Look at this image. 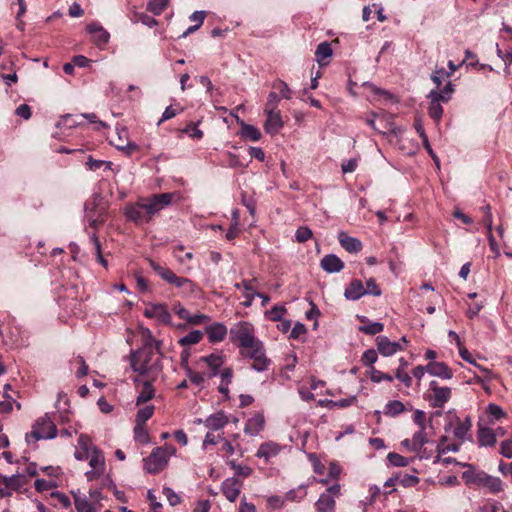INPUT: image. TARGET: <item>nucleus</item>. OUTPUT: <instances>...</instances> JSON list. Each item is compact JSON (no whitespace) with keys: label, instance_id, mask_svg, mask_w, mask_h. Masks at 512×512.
Instances as JSON below:
<instances>
[{"label":"nucleus","instance_id":"nucleus-1","mask_svg":"<svg viewBox=\"0 0 512 512\" xmlns=\"http://www.w3.org/2000/svg\"><path fill=\"white\" fill-rule=\"evenodd\" d=\"M174 196V193L167 192L142 198L135 204L127 206L125 215L136 225L148 223L158 212L172 203Z\"/></svg>","mask_w":512,"mask_h":512},{"label":"nucleus","instance_id":"nucleus-2","mask_svg":"<svg viewBox=\"0 0 512 512\" xmlns=\"http://www.w3.org/2000/svg\"><path fill=\"white\" fill-rule=\"evenodd\" d=\"M151 269L167 284L179 289V295L182 297H191L201 292L199 285L193 280L178 276L166 265H162L153 259H148Z\"/></svg>","mask_w":512,"mask_h":512},{"label":"nucleus","instance_id":"nucleus-3","mask_svg":"<svg viewBox=\"0 0 512 512\" xmlns=\"http://www.w3.org/2000/svg\"><path fill=\"white\" fill-rule=\"evenodd\" d=\"M468 469L462 473V479L467 485L485 488L491 494H498L504 490V485L499 477L489 475L483 470H476L471 464H461Z\"/></svg>","mask_w":512,"mask_h":512},{"label":"nucleus","instance_id":"nucleus-4","mask_svg":"<svg viewBox=\"0 0 512 512\" xmlns=\"http://www.w3.org/2000/svg\"><path fill=\"white\" fill-rule=\"evenodd\" d=\"M175 452L176 449L169 445L154 448L151 454L143 459L144 470L154 475L160 473L167 466L169 458Z\"/></svg>","mask_w":512,"mask_h":512},{"label":"nucleus","instance_id":"nucleus-5","mask_svg":"<svg viewBox=\"0 0 512 512\" xmlns=\"http://www.w3.org/2000/svg\"><path fill=\"white\" fill-rule=\"evenodd\" d=\"M229 337L230 341L239 348V351L259 340L255 337L254 326L246 321L234 324L229 331Z\"/></svg>","mask_w":512,"mask_h":512},{"label":"nucleus","instance_id":"nucleus-6","mask_svg":"<svg viewBox=\"0 0 512 512\" xmlns=\"http://www.w3.org/2000/svg\"><path fill=\"white\" fill-rule=\"evenodd\" d=\"M57 436V428L48 415L36 420L30 433L26 434V440L30 443L31 439L35 442L40 439H53Z\"/></svg>","mask_w":512,"mask_h":512},{"label":"nucleus","instance_id":"nucleus-7","mask_svg":"<svg viewBox=\"0 0 512 512\" xmlns=\"http://www.w3.org/2000/svg\"><path fill=\"white\" fill-rule=\"evenodd\" d=\"M155 355L153 346L145 344L141 349L132 351L130 354V365L133 371L139 373V376H145L149 370V364Z\"/></svg>","mask_w":512,"mask_h":512},{"label":"nucleus","instance_id":"nucleus-8","mask_svg":"<svg viewBox=\"0 0 512 512\" xmlns=\"http://www.w3.org/2000/svg\"><path fill=\"white\" fill-rule=\"evenodd\" d=\"M428 392L427 399L433 408H443L452 395V391L449 387H442L434 380L429 383Z\"/></svg>","mask_w":512,"mask_h":512},{"label":"nucleus","instance_id":"nucleus-9","mask_svg":"<svg viewBox=\"0 0 512 512\" xmlns=\"http://www.w3.org/2000/svg\"><path fill=\"white\" fill-rule=\"evenodd\" d=\"M143 315L146 318H155L159 322L165 325L171 323V314L164 303H150L146 306L143 311Z\"/></svg>","mask_w":512,"mask_h":512},{"label":"nucleus","instance_id":"nucleus-10","mask_svg":"<svg viewBox=\"0 0 512 512\" xmlns=\"http://www.w3.org/2000/svg\"><path fill=\"white\" fill-rule=\"evenodd\" d=\"M428 97L431 99L428 107V114L433 120L438 122L440 121L443 115V108L441 106V102H448L449 97H446L441 93H438V91L436 90H432L429 93Z\"/></svg>","mask_w":512,"mask_h":512},{"label":"nucleus","instance_id":"nucleus-11","mask_svg":"<svg viewBox=\"0 0 512 512\" xmlns=\"http://www.w3.org/2000/svg\"><path fill=\"white\" fill-rule=\"evenodd\" d=\"M243 482L236 477L225 479L221 484V492L230 502H235L241 492Z\"/></svg>","mask_w":512,"mask_h":512},{"label":"nucleus","instance_id":"nucleus-12","mask_svg":"<svg viewBox=\"0 0 512 512\" xmlns=\"http://www.w3.org/2000/svg\"><path fill=\"white\" fill-rule=\"evenodd\" d=\"M376 344L378 352L386 357L394 355L397 351L404 350L399 342L390 341L386 336H378Z\"/></svg>","mask_w":512,"mask_h":512},{"label":"nucleus","instance_id":"nucleus-13","mask_svg":"<svg viewBox=\"0 0 512 512\" xmlns=\"http://www.w3.org/2000/svg\"><path fill=\"white\" fill-rule=\"evenodd\" d=\"M134 383L135 384H142V389L141 391L139 392V395L137 397V400H136V405L137 406H140L146 402H148L149 400H151L152 398H154L155 396V389L152 385V381L151 380H144V381H141L139 376L134 378Z\"/></svg>","mask_w":512,"mask_h":512},{"label":"nucleus","instance_id":"nucleus-14","mask_svg":"<svg viewBox=\"0 0 512 512\" xmlns=\"http://www.w3.org/2000/svg\"><path fill=\"white\" fill-rule=\"evenodd\" d=\"M344 266V262L334 254L325 255L320 261V267L327 273L340 272Z\"/></svg>","mask_w":512,"mask_h":512},{"label":"nucleus","instance_id":"nucleus-15","mask_svg":"<svg viewBox=\"0 0 512 512\" xmlns=\"http://www.w3.org/2000/svg\"><path fill=\"white\" fill-rule=\"evenodd\" d=\"M364 295H366L365 287L359 279H353L344 291V296L347 300L356 301Z\"/></svg>","mask_w":512,"mask_h":512},{"label":"nucleus","instance_id":"nucleus-16","mask_svg":"<svg viewBox=\"0 0 512 512\" xmlns=\"http://www.w3.org/2000/svg\"><path fill=\"white\" fill-rule=\"evenodd\" d=\"M340 245L349 253H358L362 250V243L359 239L349 236L346 232L341 231L338 234Z\"/></svg>","mask_w":512,"mask_h":512},{"label":"nucleus","instance_id":"nucleus-17","mask_svg":"<svg viewBox=\"0 0 512 512\" xmlns=\"http://www.w3.org/2000/svg\"><path fill=\"white\" fill-rule=\"evenodd\" d=\"M205 332L210 343H218L225 339L227 335V327L222 323H213L206 326Z\"/></svg>","mask_w":512,"mask_h":512},{"label":"nucleus","instance_id":"nucleus-18","mask_svg":"<svg viewBox=\"0 0 512 512\" xmlns=\"http://www.w3.org/2000/svg\"><path fill=\"white\" fill-rule=\"evenodd\" d=\"M427 373L443 379H450L453 376L452 370L444 362H429L426 365Z\"/></svg>","mask_w":512,"mask_h":512},{"label":"nucleus","instance_id":"nucleus-19","mask_svg":"<svg viewBox=\"0 0 512 512\" xmlns=\"http://www.w3.org/2000/svg\"><path fill=\"white\" fill-rule=\"evenodd\" d=\"M88 32L92 35L94 43L101 47L108 43L110 34L99 24L91 23L87 26Z\"/></svg>","mask_w":512,"mask_h":512},{"label":"nucleus","instance_id":"nucleus-20","mask_svg":"<svg viewBox=\"0 0 512 512\" xmlns=\"http://www.w3.org/2000/svg\"><path fill=\"white\" fill-rule=\"evenodd\" d=\"M267 115V119L264 124V128L266 133L268 134H276L283 127L284 123L281 118L280 111L277 112H269L265 113Z\"/></svg>","mask_w":512,"mask_h":512},{"label":"nucleus","instance_id":"nucleus-21","mask_svg":"<svg viewBox=\"0 0 512 512\" xmlns=\"http://www.w3.org/2000/svg\"><path fill=\"white\" fill-rule=\"evenodd\" d=\"M205 363L210 368L211 372L207 374L208 378L214 377L219 373V368L223 365V357L221 355L210 354L208 356H202L199 359V363Z\"/></svg>","mask_w":512,"mask_h":512},{"label":"nucleus","instance_id":"nucleus-22","mask_svg":"<svg viewBox=\"0 0 512 512\" xmlns=\"http://www.w3.org/2000/svg\"><path fill=\"white\" fill-rule=\"evenodd\" d=\"M264 424L265 419L263 414L257 413L247 420L244 432L250 436H255L264 428Z\"/></svg>","mask_w":512,"mask_h":512},{"label":"nucleus","instance_id":"nucleus-23","mask_svg":"<svg viewBox=\"0 0 512 512\" xmlns=\"http://www.w3.org/2000/svg\"><path fill=\"white\" fill-rule=\"evenodd\" d=\"M335 509L336 502L330 494H321L315 503V512H334Z\"/></svg>","mask_w":512,"mask_h":512},{"label":"nucleus","instance_id":"nucleus-24","mask_svg":"<svg viewBox=\"0 0 512 512\" xmlns=\"http://www.w3.org/2000/svg\"><path fill=\"white\" fill-rule=\"evenodd\" d=\"M228 423V417L223 411L210 415L204 422L205 426L212 430H219Z\"/></svg>","mask_w":512,"mask_h":512},{"label":"nucleus","instance_id":"nucleus-25","mask_svg":"<svg viewBox=\"0 0 512 512\" xmlns=\"http://www.w3.org/2000/svg\"><path fill=\"white\" fill-rule=\"evenodd\" d=\"M89 465L98 474L102 473L105 466V459L102 451L97 447H92V451L89 454Z\"/></svg>","mask_w":512,"mask_h":512},{"label":"nucleus","instance_id":"nucleus-26","mask_svg":"<svg viewBox=\"0 0 512 512\" xmlns=\"http://www.w3.org/2000/svg\"><path fill=\"white\" fill-rule=\"evenodd\" d=\"M478 441L481 446H494L496 444V433L487 427L479 426Z\"/></svg>","mask_w":512,"mask_h":512},{"label":"nucleus","instance_id":"nucleus-27","mask_svg":"<svg viewBox=\"0 0 512 512\" xmlns=\"http://www.w3.org/2000/svg\"><path fill=\"white\" fill-rule=\"evenodd\" d=\"M265 351V346L261 340H257L251 346L242 349L239 351L240 355L244 358L251 359L252 361L256 359L260 354Z\"/></svg>","mask_w":512,"mask_h":512},{"label":"nucleus","instance_id":"nucleus-28","mask_svg":"<svg viewBox=\"0 0 512 512\" xmlns=\"http://www.w3.org/2000/svg\"><path fill=\"white\" fill-rule=\"evenodd\" d=\"M456 420L457 426L454 429V436L463 442L467 438L466 436L472 427V421L469 416H467L463 421L459 418H456Z\"/></svg>","mask_w":512,"mask_h":512},{"label":"nucleus","instance_id":"nucleus-29","mask_svg":"<svg viewBox=\"0 0 512 512\" xmlns=\"http://www.w3.org/2000/svg\"><path fill=\"white\" fill-rule=\"evenodd\" d=\"M82 124H83L82 114H79V115L67 114L60 118V120L57 123V127L71 129V128L77 127L79 125H82Z\"/></svg>","mask_w":512,"mask_h":512},{"label":"nucleus","instance_id":"nucleus-30","mask_svg":"<svg viewBox=\"0 0 512 512\" xmlns=\"http://www.w3.org/2000/svg\"><path fill=\"white\" fill-rule=\"evenodd\" d=\"M412 440L414 444V452L419 454L421 458H427L428 456H425L424 451H422L423 446L428 442L425 435V429H419V431L415 432Z\"/></svg>","mask_w":512,"mask_h":512},{"label":"nucleus","instance_id":"nucleus-31","mask_svg":"<svg viewBox=\"0 0 512 512\" xmlns=\"http://www.w3.org/2000/svg\"><path fill=\"white\" fill-rule=\"evenodd\" d=\"M1 481L4 484L5 488H7L11 491L20 490L26 482L24 477H22L20 475H13L10 477L4 476Z\"/></svg>","mask_w":512,"mask_h":512},{"label":"nucleus","instance_id":"nucleus-32","mask_svg":"<svg viewBox=\"0 0 512 512\" xmlns=\"http://www.w3.org/2000/svg\"><path fill=\"white\" fill-rule=\"evenodd\" d=\"M485 209L487 210V215L485 217V223H486L487 229H488L489 246H490V249L495 253V255L498 256L499 255L498 244L492 234V215L490 213V207L486 206Z\"/></svg>","mask_w":512,"mask_h":512},{"label":"nucleus","instance_id":"nucleus-33","mask_svg":"<svg viewBox=\"0 0 512 512\" xmlns=\"http://www.w3.org/2000/svg\"><path fill=\"white\" fill-rule=\"evenodd\" d=\"M279 449L274 443L268 442L260 445L256 456L268 460L270 457L277 455Z\"/></svg>","mask_w":512,"mask_h":512},{"label":"nucleus","instance_id":"nucleus-34","mask_svg":"<svg viewBox=\"0 0 512 512\" xmlns=\"http://www.w3.org/2000/svg\"><path fill=\"white\" fill-rule=\"evenodd\" d=\"M203 338V333L199 330H193L178 340L180 346L186 347L198 344Z\"/></svg>","mask_w":512,"mask_h":512},{"label":"nucleus","instance_id":"nucleus-35","mask_svg":"<svg viewBox=\"0 0 512 512\" xmlns=\"http://www.w3.org/2000/svg\"><path fill=\"white\" fill-rule=\"evenodd\" d=\"M405 405L399 400L389 401L384 408V413L387 416L396 417L405 411Z\"/></svg>","mask_w":512,"mask_h":512},{"label":"nucleus","instance_id":"nucleus-36","mask_svg":"<svg viewBox=\"0 0 512 512\" xmlns=\"http://www.w3.org/2000/svg\"><path fill=\"white\" fill-rule=\"evenodd\" d=\"M395 479L399 485L405 488L415 487L420 482V479L417 476L401 472L395 475Z\"/></svg>","mask_w":512,"mask_h":512},{"label":"nucleus","instance_id":"nucleus-37","mask_svg":"<svg viewBox=\"0 0 512 512\" xmlns=\"http://www.w3.org/2000/svg\"><path fill=\"white\" fill-rule=\"evenodd\" d=\"M241 136L251 141H258L261 138V132L255 126L243 123L241 126Z\"/></svg>","mask_w":512,"mask_h":512},{"label":"nucleus","instance_id":"nucleus-38","mask_svg":"<svg viewBox=\"0 0 512 512\" xmlns=\"http://www.w3.org/2000/svg\"><path fill=\"white\" fill-rule=\"evenodd\" d=\"M155 407L147 405L137 411L135 423L146 424V422L153 416Z\"/></svg>","mask_w":512,"mask_h":512},{"label":"nucleus","instance_id":"nucleus-39","mask_svg":"<svg viewBox=\"0 0 512 512\" xmlns=\"http://www.w3.org/2000/svg\"><path fill=\"white\" fill-rule=\"evenodd\" d=\"M315 54H316V57H317V61L320 64H322V62L325 59L329 58L332 55V48H331L330 43H328L327 41L321 42L317 46Z\"/></svg>","mask_w":512,"mask_h":512},{"label":"nucleus","instance_id":"nucleus-40","mask_svg":"<svg viewBox=\"0 0 512 512\" xmlns=\"http://www.w3.org/2000/svg\"><path fill=\"white\" fill-rule=\"evenodd\" d=\"M387 460L392 466L395 467H406L412 461V458H406L396 452H390L387 455Z\"/></svg>","mask_w":512,"mask_h":512},{"label":"nucleus","instance_id":"nucleus-41","mask_svg":"<svg viewBox=\"0 0 512 512\" xmlns=\"http://www.w3.org/2000/svg\"><path fill=\"white\" fill-rule=\"evenodd\" d=\"M270 364L271 360L266 357V352H263L253 360L251 367L258 372H263L268 370Z\"/></svg>","mask_w":512,"mask_h":512},{"label":"nucleus","instance_id":"nucleus-42","mask_svg":"<svg viewBox=\"0 0 512 512\" xmlns=\"http://www.w3.org/2000/svg\"><path fill=\"white\" fill-rule=\"evenodd\" d=\"M134 437L136 441L142 444H147L150 441L149 433L146 429V424L135 423Z\"/></svg>","mask_w":512,"mask_h":512},{"label":"nucleus","instance_id":"nucleus-43","mask_svg":"<svg viewBox=\"0 0 512 512\" xmlns=\"http://www.w3.org/2000/svg\"><path fill=\"white\" fill-rule=\"evenodd\" d=\"M384 330V325L380 322H369L359 327V331L367 335H376Z\"/></svg>","mask_w":512,"mask_h":512},{"label":"nucleus","instance_id":"nucleus-44","mask_svg":"<svg viewBox=\"0 0 512 512\" xmlns=\"http://www.w3.org/2000/svg\"><path fill=\"white\" fill-rule=\"evenodd\" d=\"M169 0H150L147 4V11L154 15H160L168 6Z\"/></svg>","mask_w":512,"mask_h":512},{"label":"nucleus","instance_id":"nucleus-45","mask_svg":"<svg viewBox=\"0 0 512 512\" xmlns=\"http://www.w3.org/2000/svg\"><path fill=\"white\" fill-rule=\"evenodd\" d=\"M370 380L374 383H380L381 381H388V382H392L393 381V376L388 374V373H384L378 369H376L375 367H371L370 369Z\"/></svg>","mask_w":512,"mask_h":512},{"label":"nucleus","instance_id":"nucleus-46","mask_svg":"<svg viewBox=\"0 0 512 512\" xmlns=\"http://www.w3.org/2000/svg\"><path fill=\"white\" fill-rule=\"evenodd\" d=\"M91 241L94 245L97 262L101 264L104 268H107L108 262L102 255L101 244L96 234H93V236L91 237Z\"/></svg>","mask_w":512,"mask_h":512},{"label":"nucleus","instance_id":"nucleus-47","mask_svg":"<svg viewBox=\"0 0 512 512\" xmlns=\"http://www.w3.org/2000/svg\"><path fill=\"white\" fill-rule=\"evenodd\" d=\"M273 88L279 91L282 98L287 99V100L291 99L292 91L286 82L282 81L281 79H277L273 83Z\"/></svg>","mask_w":512,"mask_h":512},{"label":"nucleus","instance_id":"nucleus-48","mask_svg":"<svg viewBox=\"0 0 512 512\" xmlns=\"http://www.w3.org/2000/svg\"><path fill=\"white\" fill-rule=\"evenodd\" d=\"M279 101H280V99H279V96L277 95V93L270 92L269 95H268V98H267V102H266V105H265L264 112L265 113H269V112H277V111H279L277 109Z\"/></svg>","mask_w":512,"mask_h":512},{"label":"nucleus","instance_id":"nucleus-49","mask_svg":"<svg viewBox=\"0 0 512 512\" xmlns=\"http://www.w3.org/2000/svg\"><path fill=\"white\" fill-rule=\"evenodd\" d=\"M185 370L189 380L197 386L202 385L205 381V378L207 377V375H205L204 373L195 372L188 366L185 367Z\"/></svg>","mask_w":512,"mask_h":512},{"label":"nucleus","instance_id":"nucleus-50","mask_svg":"<svg viewBox=\"0 0 512 512\" xmlns=\"http://www.w3.org/2000/svg\"><path fill=\"white\" fill-rule=\"evenodd\" d=\"M181 132L193 139L199 140L203 137V132L197 128V124L194 122L187 124L185 128L181 129Z\"/></svg>","mask_w":512,"mask_h":512},{"label":"nucleus","instance_id":"nucleus-51","mask_svg":"<svg viewBox=\"0 0 512 512\" xmlns=\"http://www.w3.org/2000/svg\"><path fill=\"white\" fill-rule=\"evenodd\" d=\"M183 250L184 246L182 245H178L173 248V255L180 264H185L187 261L192 260L194 257L192 252H187L183 253V255H180V253L183 252Z\"/></svg>","mask_w":512,"mask_h":512},{"label":"nucleus","instance_id":"nucleus-52","mask_svg":"<svg viewBox=\"0 0 512 512\" xmlns=\"http://www.w3.org/2000/svg\"><path fill=\"white\" fill-rule=\"evenodd\" d=\"M313 236L312 230L306 226H301L296 230L295 239L298 243H304Z\"/></svg>","mask_w":512,"mask_h":512},{"label":"nucleus","instance_id":"nucleus-53","mask_svg":"<svg viewBox=\"0 0 512 512\" xmlns=\"http://www.w3.org/2000/svg\"><path fill=\"white\" fill-rule=\"evenodd\" d=\"M377 359V351L374 349L366 350L361 357L363 365L368 366L370 368L373 367V364L377 361Z\"/></svg>","mask_w":512,"mask_h":512},{"label":"nucleus","instance_id":"nucleus-54","mask_svg":"<svg viewBox=\"0 0 512 512\" xmlns=\"http://www.w3.org/2000/svg\"><path fill=\"white\" fill-rule=\"evenodd\" d=\"M111 165H112L111 162H107V161H104V160H96L92 156H89L87 158V161H86V166L91 171H96V170L100 169L103 166H106L107 168H110Z\"/></svg>","mask_w":512,"mask_h":512},{"label":"nucleus","instance_id":"nucleus-55","mask_svg":"<svg viewBox=\"0 0 512 512\" xmlns=\"http://www.w3.org/2000/svg\"><path fill=\"white\" fill-rule=\"evenodd\" d=\"M286 312L287 310L284 306L275 305L267 312V315L271 321H281Z\"/></svg>","mask_w":512,"mask_h":512},{"label":"nucleus","instance_id":"nucleus-56","mask_svg":"<svg viewBox=\"0 0 512 512\" xmlns=\"http://www.w3.org/2000/svg\"><path fill=\"white\" fill-rule=\"evenodd\" d=\"M480 512H508L504 509L501 503L492 501L484 504L479 508Z\"/></svg>","mask_w":512,"mask_h":512},{"label":"nucleus","instance_id":"nucleus-57","mask_svg":"<svg viewBox=\"0 0 512 512\" xmlns=\"http://www.w3.org/2000/svg\"><path fill=\"white\" fill-rule=\"evenodd\" d=\"M136 281V287L141 293H147L150 291V285L148 280L143 277L140 273H135L134 275Z\"/></svg>","mask_w":512,"mask_h":512},{"label":"nucleus","instance_id":"nucleus-58","mask_svg":"<svg viewBox=\"0 0 512 512\" xmlns=\"http://www.w3.org/2000/svg\"><path fill=\"white\" fill-rule=\"evenodd\" d=\"M74 505L78 512H87V510L93 507L85 497L80 496L74 497Z\"/></svg>","mask_w":512,"mask_h":512},{"label":"nucleus","instance_id":"nucleus-59","mask_svg":"<svg viewBox=\"0 0 512 512\" xmlns=\"http://www.w3.org/2000/svg\"><path fill=\"white\" fill-rule=\"evenodd\" d=\"M365 291L366 294H370L373 296H380L382 294V291L374 278H370L366 281Z\"/></svg>","mask_w":512,"mask_h":512},{"label":"nucleus","instance_id":"nucleus-60","mask_svg":"<svg viewBox=\"0 0 512 512\" xmlns=\"http://www.w3.org/2000/svg\"><path fill=\"white\" fill-rule=\"evenodd\" d=\"M209 321L210 316L200 313L195 315L189 314V317L187 319V322L191 325H202L208 323Z\"/></svg>","mask_w":512,"mask_h":512},{"label":"nucleus","instance_id":"nucleus-61","mask_svg":"<svg viewBox=\"0 0 512 512\" xmlns=\"http://www.w3.org/2000/svg\"><path fill=\"white\" fill-rule=\"evenodd\" d=\"M487 412L495 420H499L506 416V413L503 411V409L500 406H498L497 404H493V403H490L488 405Z\"/></svg>","mask_w":512,"mask_h":512},{"label":"nucleus","instance_id":"nucleus-62","mask_svg":"<svg viewBox=\"0 0 512 512\" xmlns=\"http://www.w3.org/2000/svg\"><path fill=\"white\" fill-rule=\"evenodd\" d=\"M395 378L401 381L407 388L412 386V377L404 369H396Z\"/></svg>","mask_w":512,"mask_h":512},{"label":"nucleus","instance_id":"nucleus-63","mask_svg":"<svg viewBox=\"0 0 512 512\" xmlns=\"http://www.w3.org/2000/svg\"><path fill=\"white\" fill-rule=\"evenodd\" d=\"M135 21L141 22L148 27H153L157 25V20L154 17L147 15L145 13L135 14Z\"/></svg>","mask_w":512,"mask_h":512},{"label":"nucleus","instance_id":"nucleus-64","mask_svg":"<svg viewBox=\"0 0 512 512\" xmlns=\"http://www.w3.org/2000/svg\"><path fill=\"white\" fill-rule=\"evenodd\" d=\"M163 494L166 496L169 504L171 506H176L180 503L181 499L178 494L174 492L173 489L165 487L163 489Z\"/></svg>","mask_w":512,"mask_h":512}]
</instances>
